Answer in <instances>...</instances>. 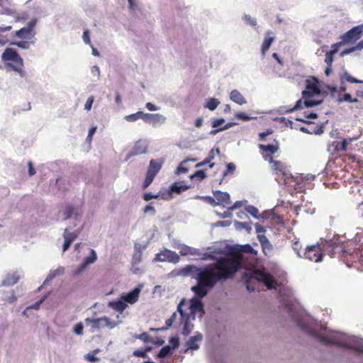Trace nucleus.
<instances>
[{
  "instance_id": "obj_1",
  "label": "nucleus",
  "mask_w": 363,
  "mask_h": 363,
  "mask_svg": "<svg viewBox=\"0 0 363 363\" xmlns=\"http://www.w3.org/2000/svg\"><path fill=\"white\" fill-rule=\"evenodd\" d=\"M187 268L196 274L195 279L197 281V284L191 289L194 296L190 300L189 313H187V315H191L192 319H195L196 315L202 317L205 313L201 298L205 297L209 290L223 279H218L217 274L207 266L204 268L188 266Z\"/></svg>"
},
{
  "instance_id": "obj_2",
  "label": "nucleus",
  "mask_w": 363,
  "mask_h": 363,
  "mask_svg": "<svg viewBox=\"0 0 363 363\" xmlns=\"http://www.w3.org/2000/svg\"><path fill=\"white\" fill-rule=\"evenodd\" d=\"M329 250L331 257H337L348 267L359 269L363 266V242L359 238L340 242L333 239Z\"/></svg>"
},
{
  "instance_id": "obj_3",
  "label": "nucleus",
  "mask_w": 363,
  "mask_h": 363,
  "mask_svg": "<svg viewBox=\"0 0 363 363\" xmlns=\"http://www.w3.org/2000/svg\"><path fill=\"white\" fill-rule=\"evenodd\" d=\"M243 253L257 255V251L249 244L240 245L232 250L231 257H220L216 262L210 264L207 267L217 274L218 279H228L233 277L240 268Z\"/></svg>"
},
{
  "instance_id": "obj_4",
  "label": "nucleus",
  "mask_w": 363,
  "mask_h": 363,
  "mask_svg": "<svg viewBox=\"0 0 363 363\" xmlns=\"http://www.w3.org/2000/svg\"><path fill=\"white\" fill-rule=\"evenodd\" d=\"M340 90L345 92L347 90L346 86L344 85V82L347 81L352 84H359V86H351L348 88L349 90L353 91L354 94L352 95L350 93H345L342 97L339 98L340 102L346 101L354 104V107L356 108H363V80H359L354 77L347 72H344L340 75Z\"/></svg>"
},
{
  "instance_id": "obj_5",
  "label": "nucleus",
  "mask_w": 363,
  "mask_h": 363,
  "mask_svg": "<svg viewBox=\"0 0 363 363\" xmlns=\"http://www.w3.org/2000/svg\"><path fill=\"white\" fill-rule=\"evenodd\" d=\"M308 333L324 345H337L340 347L352 350L359 353H363V341L346 340L342 336L337 335L327 336L311 330L308 331Z\"/></svg>"
},
{
  "instance_id": "obj_6",
  "label": "nucleus",
  "mask_w": 363,
  "mask_h": 363,
  "mask_svg": "<svg viewBox=\"0 0 363 363\" xmlns=\"http://www.w3.org/2000/svg\"><path fill=\"white\" fill-rule=\"evenodd\" d=\"M320 93V90L318 86V82L315 78L311 79L306 80V90L302 91V97L304 99L303 101L302 99H299L296 101L295 106L289 110V111H294L298 109H301L305 107H313L315 105H318L319 102H317L313 100H310L309 99L318 95Z\"/></svg>"
},
{
  "instance_id": "obj_7",
  "label": "nucleus",
  "mask_w": 363,
  "mask_h": 363,
  "mask_svg": "<svg viewBox=\"0 0 363 363\" xmlns=\"http://www.w3.org/2000/svg\"><path fill=\"white\" fill-rule=\"evenodd\" d=\"M333 245V239L307 246L303 252V258L314 262H321L324 254H328L331 257V254L329 252V245Z\"/></svg>"
},
{
  "instance_id": "obj_8",
  "label": "nucleus",
  "mask_w": 363,
  "mask_h": 363,
  "mask_svg": "<svg viewBox=\"0 0 363 363\" xmlns=\"http://www.w3.org/2000/svg\"><path fill=\"white\" fill-rule=\"evenodd\" d=\"M163 164L162 160H151L148 166L145 178L143 184V188H147L153 182L155 177L162 169Z\"/></svg>"
},
{
  "instance_id": "obj_9",
  "label": "nucleus",
  "mask_w": 363,
  "mask_h": 363,
  "mask_svg": "<svg viewBox=\"0 0 363 363\" xmlns=\"http://www.w3.org/2000/svg\"><path fill=\"white\" fill-rule=\"evenodd\" d=\"M1 57L4 61L13 62V65H10L13 70L17 72L21 71L23 66V59L16 50L10 48H6Z\"/></svg>"
},
{
  "instance_id": "obj_10",
  "label": "nucleus",
  "mask_w": 363,
  "mask_h": 363,
  "mask_svg": "<svg viewBox=\"0 0 363 363\" xmlns=\"http://www.w3.org/2000/svg\"><path fill=\"white\" fill-rule=\"evenodd\" d=\"M186 305L184 299H182L179 305L177 306V312L181 315V323L183 325L182 335L187 336L191 332L194 325L191 323V320H193L191 315H187L184 310L183 307Z\"/></svg>"
},
{
  "instance_id": "obj_11",
  "label": "nucleus",
  "mask_w": 363,
  "mask_h": 363,
  "mask_svg": "<svg viewBox=\"0 0 363 363\" xmlns=\"http://www.w3.org/2000/svg\"><path fill=\"white\" fill-rule=\"evenodd\" d=\"M36 25V20L33 19L28 22L27 26L16 30L13 36L23 40H30L35 35L34 28Z\"/></svg>"
},
{
  "instance_id": "obj_12",
  "label": "nucleus",
  "mask_w": 363,
  "mask_h": 363,
  "mask_svg": "<svg viewBox=\"0 0 363 363\" xmlns=\"http://www.w3.org/2000/svg\"><path fill=\"white\" fill-rule=\"evenodd\" d=\"M180 259L177 253L168 249H164L155 255L154 260L156 262H169L174 264L179 262Z\"/></svg>"
},
{
  "instance_id": "obj_13",
  "label": "nucleus",
  "mask_w": 363,
  "mask_h": 363,
  "mask_svg": "<svg viewBox=\"0 0 363 363\" xmlns=\"http://www.w3.org/2000/svg\"><path fill=\"white\" fill-rule=\"evenodd\" d=\"M85 321L91 324V332H94L95 330L100 329L101 328L106 327L108 328H113L116 326V324L107 317H102L96 319L87 318L85 319Z\"/></svg>"
},
{
  "instance_id": "obj_14",
  "label": "nucleus",
  "mask_w": 363,
  "mask_h": 363,
  "mask_svg": "<svg viewBox=\"0 0 363 363\" xmlns=\"http://www.w3.org/2000/svg\"><path fill=\"white\" fill-rule=\"evenodd\" d=\"M362 33H363V26H355V27L352 28V29H350V30H348L347 32H346L345 33H344L341 36L342 43H351V42H354V41L359 40L362 37Z\"/></svg>"
},
{
  "instance_id": "obj_15",
  "label": "nucleus",
  "mask_w": 363,
  "mask_h": 363,
  "mask_svg": "<svg viewBox=\"0 0 363 363\" xmlns=\"http://www.w3.org/2000/svg\"><path fill=\"white\" fill-rule=\"evenodd\" d=\"M143 119L147 123L155 125L164 123L166 118L160 113H143Z\"/></svg>"
},
{
  "instance_id": "obj_16",
  "label": "nucleus",
  "mask_w": 363,
  "mask_h": 363,
  "mask_svg": "<svg viewBox=\"0 0 363 363\" xmlns=\"http://www.w3.org/2000/svg\"><path fill=\"white\" fill-rule=\"evenodd\" d=\"M213 196L217 202H219V205L226 206L231 203L230 194L227 192L216 191L213 192Z\"/></svg>"
},
{
  "instance_id": "obj_17",
  "label": "nucleus",
  "mask_w": 363,
  "mask_h": 363,
  "mask_svg": "<svg viewBox=\"0 0 363 363\" xmlns=\"http://www.w3.org/2000/svg\"><path fill=\"white\" fill-rule=\"evenodd\" d=\"M140 292V289L139 288H135L130 292L121 296V298L126 303H128L130 304H133L138 301Z\"/></svg>"
},
{
  "instance_id": "obj_18",
  "label": "nucleus",
  "mask_w": 363,
  "mask_h": 363,
  "mask_svg": "<svg viewBox=\"0 0 363 363\" xmlns=\"http://www.w3.org/2000/svg\"><path fill=\"white\" fill-rule=\"evenodd\" d=\"M274 37L273 36V33L271 30H267L266 32V36L264 38V40L262 43V48H261V52L263 57L265 56L266 52L269 49L272 43L274 40Z\"/></svg>"
},
{
  "instance_id": "obj_19",
  "label": "nucleus",
  "mask_w": 363,
  "mask_h": 363,
  "mask_svg": "<svg viewBox=\"0 0 363 363\" xmlns=\"http://www.w3.org/2000/svg\"><path fill=\"white\" fill-rule=\"evenodd\" d=\"M97 256L94 250H91L89 256L85 257L83 263L77 269L76 274H79L82 272L87 265L94 263L96 260Z\"/></svg>"
},
{
  "instance_id": "obj_20",
  "label": "nucleus",
  "mask_w": 363,
  "mask_h": 363,
  "mask_svg": "<svg viewBox=\"0 0 363 363\" xmlns=\"http://www.w3.org/2000/svg\"><path fill=\"white\" fill-rule=\"evenodd\" d=\"M147 147L146 145H143L140 141H138L129 152L128 157L130 158L135 155L145 154L147 152Z\"/></svg>"
},
{
  "instance_id": "obj_21",
  "label": "nucleus",
  "mask_w": 363,
  "mask_h": 363,
  "mask_svg": "<svg viewBox=\"0 0 363 363\" xmlns=\"http://www.w3.org/2000/svg\"><path fill=\"white\" fill-rule=\"evenodd\" d=\"M203 339V336L201 333H198L194 336L191 337L186 342V350H198L199 345L198 342H201Z\"/></svg>"
},
{
  "instance_id": "obj_22",
  "label": "nucleus",
  "mask_w": 363,
  "mask_h": 363,
  "mask_svg": "<svg viewBox=\"0 0 363 363\" xmlns=\"http://www.w3.org/2000/svg\"><path fill=\"white\" fill-rule=\"evenodd\" d=\"M108 306L117 312L122 313L128 307V305L121 298L120 300L109 301Z\"/></svg>"
},
{
  "instance_id": "obj_23",
  "label": "nucleus",
  "mask_w": 363,
  "mask_h": 363,
  "mask_svg": "<svg viewBox=\"0 0 363 363\" xmlns=\"http://www.w3.org/2000/svg\"><path fill=\"white\" fill-rule=\"evenodd\" d=\"M3 13L12 16L14 17L16 21H24L28 18V14L26 13H22L21 14H18L17 11L13 9H4Z\"/></svg>"
},
{
  "instance_id": "obj_24",
  "label": "nucleus",
  "mask_w": 363,
  "mask_h": 363,
  "mask_svg": "<svg viewBox=\"0 0 363 363\" xmlns=\"http://www.w3.org/2000/svg\"><path fill=\"white\" fill-rule=\"evenodd\" d=\"M230 98L233 102H235L239 105H243L247 103V101L245 99V97L237 89H234V90L231 91V92L230 94Z\"/></svg>"
},
{
  "instance_id": "obj_25",
  "label": "nucleus",
  "mask_w": 363,
  "mask_h": 363,
  "mask_svg": "<svg viewBox=\"0 0 363 363\" xmlns=\"http://www.w3.org/2000/svg\"><path fill=\"white\" fill-rule=\"evenodd\" d=\"M19 280V276L16 272L8 274L5 279L2 281L1 286H13Z\"/></svg>"
},
{
  "instance_id": "obj_26",
  "label": "nucleus",
  "mask_w": 363,
  "mask_h": 363,
  "mask_svg": "<svg viewBox=\"0 0 363 363\" xmlns=\"http://www.w3.org/2000/svg\"><path fill=\"white\" fill-rule=\"evenodd\" d=\"M267 273L264 272L260 270H255L251 274H248L247 273L244 274V277L246 278H249L250 279H255L259 282H263V279H264V277H266V275Z\"/></svg>"
},
{
  "instance_id": "obj_27",
  "label": "nucleus",
  "mask_w": 363,
  "mask_h": 363,
  "mask_svg": "<svg viewBox=\"0 0 363 363\" xmlns=\"http://www.w3.org/2000/svg\"><path fill=\"white\" fill-rule=\"evenodd\" d=\"M259 240L262 247L263 252L267 255L272 250V246L265 236H259Z\"/></svg>"
},
{
  "instance_id": "obj_28",
  "label": "nucleus",
  "mask_w": 363,
  "mask_h": 363,
  "mask_svg": "<svg viewBox=\"0 0 363 363\" xmlns=\"http://www.w3.org/2000/svg\"><path fill=\"white\" fill-rule=\"evenodd\" d=\"M197 160H198L197 158H186V160L182 161L180 163V164L178 166V167L177 168V169L175 171L176 174H179L186 173L189 170V168L186 166V163L189 161L196 162Z\"/></svg>"
},
{
  "instance_id": "obj_29",
  "label": "nucleus",
  "mask_w": 363,
  "mask_h": 363,
  "mask_svg": "<svg viewBox=\"0 0 363 363\" xmlns=\"http://www.w3.org/2000/svg\"><path fill=\"white\" fill-rule=\"evenodd\" d=\"M328 151L333 156L337 155L340 152L339 142L333 141L330 143L328 145Z\"/></svg>"
},
{
  "instance_id": "obj_30",
  "label": "nucleus",
  "mask_w": 363,
  "mask_h": 363,
  "mask_svg": "<svg viewBox=\"0 0 363 363\" xmlns=\"http://www.w3.org/2000/svg\"><path fill=\"white\" fill-rule=\"evenodd\" d=\"M188 189H189V186H186V185H178L177 183H174L169 187V192L170 193L181 194L182 192L187 190Z\"/></svg>"
},
{
  "instance_id": "obj_31",
  "label": "nucleus",
  "mask_w": 363,
  "mask_h": 363,
  "mask_svg": "<svg viewBox=\"0 0 363 363\" xmlns=\"http://www.w3.org/2000/svg\"><path fill=\"white\" fill-rule=\"evenodd\" d=\"M259 148L262 151L267 152L271 154H274L276 152H277V150L279 149V146H278V145H272V144H270V145L259 144Z\"/></svg>"
},
{
  "instance_id": "obj_32",
  "label": "nucleus",
  "mask_w": 363,
  "mask_h": 363,
  "mask_svg": "<svg viewBox=\"0 0 363 363\" xmlns=\"http://www.w3.org/2000/svg\"><path fill=\"white\" fill-rule=\"evenodd\" d=\"M262 283L267 287V289H272L275 288L276 280L273 276L267 273L266 277L263 279Z\"/></svg>"
},
{
  "instance_id": "obj_33",
  "label": "nucleus",
  "mask_w": 363,
  "mask_h": 363,
  "mask_svg": "<svg viewBox=\"0 0 363 363\" xmlns=\"http://www.w3.org/2000/svg\"><path fill=\"white\" fill-rule=\"evenodd\" d=\"M65 273V268L63 267H59L55 270H51L48 274L46 280H51L57 276L62 275Z\"/></svg>"
},
{
  "instance_id": "obj_34",
  "label": "nucleus",
  "mask_w": 363,
  "mask_h": 363,
  "mask_svg": "<svg viewBox=\"0 0 363 363\" xmlns=\"http://www.w3.org/2000/svg\"><path fill=\"white\" fill-rule=\"evenodd\" d=\"M74 214L77 215L74 208L72 205H67L63 211L64 219L67 220Z\"/></svg>"
},
{
  "instance_id": "obj_35",
  "label": "nucleus",
  "mask_w": 363,
  "mask_h": 363,
  "mask_svg": "<svg viewBox=\"0 0 363 363\" xmlns=\"http://www.w3.org/2000/svg\"><path fill=\"white\" fill-rule=\"evenodd\" d=\"M143 112L138 111L135 113H132V114L125 116L124 117V118L125 121H127L128 122H134V121L138 120L139 118L143 119Z\"/></svg>"
},
{
  "instance_id": "obj_36",
  "label": "nucleus",
  "mask_w": 363,
  "mask_h": 363,
  "mask_svg": "<svg viewBox=\"0 0 363 363\" xmlns=\"http://www.w3.org/2000/svg\"><path fill=\"white\" fill-rule=\"evenodd\" d=\"M270 162L272 164V168L273 170L278 172H283L284 171V166L280 161L274 160L272 158Z\"/></svg>"
},
{
  "instance_id": "obj_37",
  "label": "nucleus",
  "mask_w": 363,
  "mask_h": 363,
  "mask_svg": "<svg viewBox=\"0 0 363 363\" xmlns=\"http://www.w3.org/2000/svg\"><path fill=\"white\" fill-rule=\"evenodd\" d=\"M99 352V349L94 350L91 352L86 354L84 356L85 360L89 362H95L99 361V358L96 357V354Z\"/></svg>"
},
{
  "instance_id": "obj_38",
  "label": "nucleus",
  "mask_w": 363,
  "mask_h": 363,
  "mask_svg": "<svg viewBox=\"0 0 363 363\" xmlns=\"http://www.w3.org/2000/svg\"><path fill=\"white\" fill-rule=\"evenodd\" d=\"M219 104L220 101L217 99L211 98L207 101L206 104L205 105V108H207L211 111H214L219 105Z\"/></svg>"
},
{
  "instance_id": "obj_39",
  "label": "nucleus",
  "mask_w": 363,
  "mask_h": 363,
  "mask_svg": "<svg viewBox=\"0 0 363 363\" xmlns=\"http://www.w3.org/2000/svg\"><path fill=\"white\" fill-rule=\"evenodd\" d=\"M206 177H207V175L203 170H198L190 176V179H196L197 181L201 182L205 178H206Z\"/></svg>"
},
{
  "instance_id": "obj_40",
  "label": "nucleus",
  "mask_w": 363,
  "mask_h": 363,
  "mask_svg": "<svg viewBox=\"0 0 363 363\" xmlns=\"http://www.w3.org/2000/svg\"><path fill=\"white\" fill-rule=\"evenodd\" d=\"M292 248L298 257H303V254H301L302 245L298 240H296L292 243Z\"/></svg>"
},
{
  "instance_id": "obj_41",
  "label": "nucleus",
  "mask_w": 363,
  "mask_h": 363,
  "mask_svg": "<svg viewBox=\"0 0 363 363\" xmlns=\"http://www.w3.org/2000/svg\"><path fill=\"white\" fill-rule=\"evenodd\" d=\"M172 352V347L169 345L162 347L157 354L160 358H164L169 355Z\"/></svg>"
},
{
  "instance_id": "obj_42",
  "label": "nucleus",
  "mask_w": 363,
  "mask_h": 363,
  "mask_svg": "<svg viewBox=\"0 0 363 363\" xmlns=\"http://www.w3.org/2000/svg\"><path fill=\"white\" fill-rule=\"evenodd\" d=\"M194 249L185 245H182L179 248L180 254L184 256L189 255H194Z\"/></svg>"
},
{
  "instance_id": "obj_43",
  "label": "nucleus",
  "mask_w": 363,
  "mask_h": 363,
  "mask_svg": "<svg viewBox=\"0 0 363 363\" xmlns=\"http://www.w3.org/2000/svg\"><path fill=\"white\" fill-rule=\"evenodd\" d=\"M352 140L353 138H344L341 142H339L340 152H346L348 144L351 143Z\"/></svg>"
},
{
  "instance_id": "obj_44",
  "label": "nucleus",
  "mask_w": 363,
  "mask_h": 363,
  "mask_svg": "<svg viewBox=\"0 0 363 363\" xmlns=\"http://www.w3.org/2000/svg\"><path fill=\"white\" fill-rule=\"evenodd\" d=\"M358 192L359 193L360 195L363 196V185H361L360 188L358 189ZM357 211L358 215L360 217L363 218V201L358 204L357 207Z\"/></svg>"
},
{
  "instance_id": "obj_45",
  "label": "nucleus",
  "mask_w": 363,
  "mask_h": 363,
  "mask_svg": "<svg viewBox=\"0 0 363 363\" xmlns=\"http://www.w3.org/2000/svg\"><path fill=\"white\" fill-rule=\"evenodd\" d=\"M246 210H247V213H249L253 217L257 218L259 217V211L256 207H255L253 206H248L246 208Z\"/></svg>"
},
{
  "instance_id": "obj_46",
  "label": "nucleus",
  "mask_w": 363,
  "mask_h": 363,
  "mask_svg": "<svg viewBox=\"0 0 363 363\" xmlns=\"http://www.w3.org/2000/svg\"><path fill=\"white\" fill-rule=\"evenodd\" d=\"M11 45H16V46L23 48V49H28L30 46L29 43L26 40L12 42V43H11Z\"/></svg>"
},
{
  "instance_id": "obj_47",
  "label": "nucleus",
  "mask_w": 363,
  "mask_h": 363,
  "mask_svg": "<svg viewBox=\"0 0 363 363\" xmlns=\"http://www.w3.org/2000/svg\"><path fill=\"white\" fill-rule=\"evenodd\" d=\"M235 170V165L230 162V163H228L226 166V170L225 171V172L223 173V176H226L228 175V174H233Z\"/></svg>"
},
{
  "instance_id": "obj_48",
  "label": "nucleus",
  "mask_w": 363,
  "mask_h": 363,
  "mask_svg": "<svg viewBox=\"0 0 363 363\" xmlns=\"http://www.w3.org/2000/svg\"><path fill=\"white\" fill-rule=\"evenodd\" d=\"M147 349L137 350L133 352V355L138 357H146Z\"/></svg>"
},
{
  "instance_id": "obj_49",
  "label": "nucleus",
  "mask_w": 363,
  "mask_h": 363,
  "mask_svg": "<svg viewBox=\"0 0 363 363\" xmlns=\"http://www.w3.org/2000/svg\"><path fill=\"white\" fill-rule=\"evenodd\" d=\"M78 233L77 232L73 233H67V230L66 229L64 234V238H68L72 242L77 237Z\"/></svg>"
},
{
  "instance_id": "obj_50",
  "label": "nucleus",
  "mask_w": 363,
  "mask_h": 363,
  "mask_svg": "<svg viewBox=\"0 0 363 363\" xmlns=\"http://www.w3.org/2000/svg\"><path fill=\"white\" fill-rule=\"evenodd\" d=\"M160 196V194H152L150 192L145 193L143 194V199L146 201H148L152 199H158Z\"/></svg>"
},
{
  "instance_id": "obj_51",
  "label": "nucleus",
  "mask_w": 363,
  "mask_h": 363,
  "mask_svg": "<svg viewBox=\"0 0 363 363\" xmlns=\"http://www.w3.org/2000/svg\"><path fill=\"white\" fill-rule=\"evenodd\" d=\"M334 55H335L332 54V52H327L325 53V62L328 66L332 65V63L334 60V58H333Z\"/></svg>"
},
{
  "instance_id": "obj_52",
  "label": "nucleus",
  "mask_w": 363,
  "mask_h": 363,
  "mask_svg": "<svg viewBox=\"0 0 363 363\" xmlns=\"http://www.w3.org/2000/svg\"><path fill=\"white\" fill-rule=\"evenodd\" d=\"M82 38L84 42L89 45H91L90 37H89V30H85L83 33Z\"/></svg>"
},
{
  "instance_id": "obj_53",
  "label": "nucleus",
  "mask_w": 363,
  "mask_h": 363,
  "mask_svg": "<svg viewBox=\"0 0 363 363\" xmlns=\"http://www.w3.org/2000/svg\"><path fill=\"white\" fill-rule=\"evenodd\" d=\"M94 97L93 96H89L85 104L84 109L86 111H90L91 108L92 104L94 103Z\"/></svg>"
},
{
  "instance_id": "obj_54",
  "label": "nucleus",
  "mask_w": 363,
  "mask_h": 363,
  "mask_svg": "<svg viewBox=\"0 0 363 363\" xmlns=\"http://www.w3.org/2000/svg\"><path fill=\"white\" fill-rule=\"evenodd\" d=\"M244 19L245 21L252 26H255L257 25V21L255 18H252L250 15L245 14L244 16Z\"/></svg>"
},
{
  "instance_id": "obj_55",
  "label": "nucleus",
  "mask_w": 363,
  "mask_h": 363,
  "mask_svg": "<svg viewBox=\"0 0 363 363\" xmlns=\"http://www.w3.org/2000/svg\"><path fill=\"white\" fill-rule=\"evenodd\" d=\"M74 332L77 335H82L83 333V325L81 323H77L74 327Z\"/></svg>"
},
{
  "instance_id": "obj_56",
  "label": "nucleus",
  "mask_w": 363,
  "mask_h": 363,
  "mask_svg": "<svg viewBox=\"0 0 363 363\" xmlns=\"http://www.w3.org/2000/svg\"><path fill=\"white\" fill-rule=\"evenodd\" d=\"M342 41L333 44L331 46V50L328 52H332V54L335 55L338 52V48L342 45Z\"/></svg>"
},
{
  "instance_id": "obj_57",
  "label": "nucleus",
  "mask_w": 363,
  "mask_h": 363,
  "mask_svg": "<svg viewBox=\"0 0 363 363\" xmlns=\"http://www.w3.org/2000/svg\"><path fill=\"white\" fill-rule=\"evenodd\" d=\"M169 343L172 345V350L177 348L179 345V340L177 337H172L169 340Z\"/></svg>"
},
{
  "instance_id": "obj_58",
  "label": "nucleus",
  "mask_w": 363,
  "mask_h": 363,
  "mask_svg": "<svg viewBox=\"0 0 363 363\" xmlns=\"http://www.w3.org/2000/svg\"><path fill=\"white\" fill-rule=\"evenodd\" d=\"M96 126H94V127H91L89 130V133H88V135L86 137V140L88 143H91V140H92V137H93V135L94 134V133L96 132Z\"/></svg>"
},
{
  "instance_id": "obj_59",
  "label": "nucleus",
  "mask_w": 363,
  "mask_h": 363,
  "mask_svg": "<svg viewBox=\"0 0 363 363\" xmlns=\"http://www.w3.org/2000/svg\"><path fill=\"white\" fill-rule=\"evenodd\" d=\"M225 122V120L223 118H218L216 119L212 123V127L213 128H218L220 125H222Z\"/></svg>"
},
{
  "instance_id": "obj_60",
  "label": "nucleus",
  "mask_w": 363,
  "mask_h": 363,
  "mask_svg": "<svg viewBox=\"0 0 363 363\" xmlns=\"http://www.w3.org/2000/svg\"><path fill=\"white\" fill-rule=\"evenodd\" d=\"M28 174L30 177H32L33 175L35 174L36 173V171L33 167V164L32 163V162H28Z\"/></svg>"
},
{
  "instance_id": "obj_61",
  "label": "nucleus",
  "mask_w": 363,
  "mask_h": 363,
  "mask_svg": "<svg viewBox=\"0 0 363 363\" xmlns=\"http://www.w3.org/2000/svg\"><path fill=\"white\" fill-rule=\"evenodd\" d=\"M204 199L213 206L219 205V202H217V201H216V199L213 197L206 196Z\"/></svg>"
},
{
  "instance_id": "obj_62",
  "label": "nucleus",
  "mask_w": 363,
  "mask_h": 363,
  "mask_svg": "<svg viewBox=\"0 0 363 363\" xmlns=\"http://www.w3.org/2000/svg\"><path fill=\"white\" fill-rule=\"evenodd\" d=\"M236 118H238V119H241L242 121H249L250 119V117H249L248 116H247L245 113L243 112H239L236 114Z\"/></svg>"
},
{
  "instance_id": "obj_63",
  "label": "nucleus",
  "mask_w": 363,
  "mask_h": 363,
  "mask_svg": "<svg viewBox=\"0 0 363 363\" xmlns=\"http://www.w3.org/2000/svg\"><path fill=\"white\" fill-rule=\"evenodd\" d=\"M272 133H273V130L272 129H267L265 132H262V133H259V139L261 140H264L266 136L271 135Z\"/></svg>"
},
{
  "instance_id": "obj_64",
  "label": "nucleus",
  "mask_w": 363,
  "mask_h": 363,
  "mask_svg": "<svg viewBox=\"0 0 363 363\" xmlns=\"http://www.w3.org/2000/svg\"><path fill=\"white\" fill-rule=\"evenodd\" d=\"M148 212H151L152 214H155V208L151 206V205H147L144 208H143V213H147Z\"/></svg>"
}]
</instances>
